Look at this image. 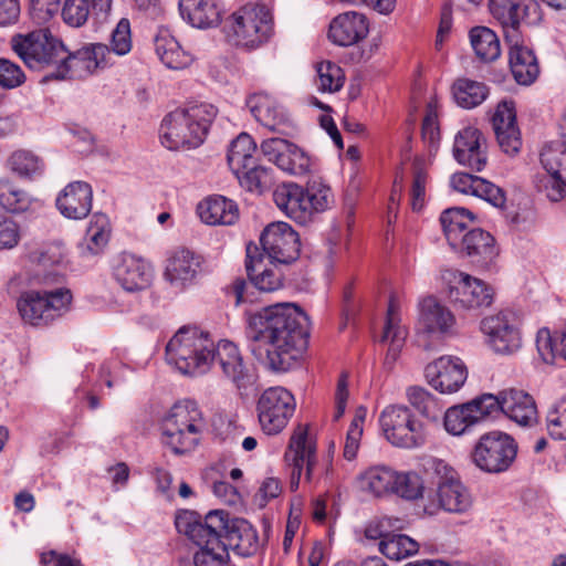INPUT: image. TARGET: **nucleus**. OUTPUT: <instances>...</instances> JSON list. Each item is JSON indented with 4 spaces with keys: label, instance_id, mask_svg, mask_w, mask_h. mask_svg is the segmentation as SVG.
<instances>
[{
    "label": "nucleus",
    "instance_id": "nucleus-11",
    "mask_svg": "<svg viewBox=\"0 0 566 566\" xmlns=\"http://www.w3.org/2000/svg\"><path fill=\"white\" fill-rule=\"evenodd\" d=\"M517 454V443L502 431L488 432L479 439L472 452L474 464L488 473L506 471Z\"/></svg>",
    "mask_w": 566,
    "mask_h": 566
},
{
    "label": "nucleus",
    "instance_id": "nucleus-47",
    "mask_svg": "<svg viewBox=\"0 0 566 566\" xmlns=\"http://www.w3.org/2000/svg\"><path fill=\"white\" fill-rule=\"evenodd\" d=\"M419 549L418 543L403 534L391 532L389 537L379 542V551L389 559L400 560L416 554Z\"/></svg>",
    "mask_w": 566,
    "mask_h": 566
},
{
    "label": "nucleus",
    "instance_id": "nucleus-52",
    "mask_svg": "<svg viewBox=\"0 0 566 566\" xmlns=\"http://www.w3.org/2000/svg\"><path fill=\"white\" fill-rule=\"evenodd\" d=\"M9 166L13 172L23 178H32L42 171V161L28 150H17L9 158Z\"/></svg>",
    "mask_w": 566,
    "mask_h": 566
},
{
    "label": "nucleus",
    "instance_id": "nucleus-36",
    "mask_svg": "<svg viewBox=\"0 0 566 566\" xmlns=\"http://www.w3.org/2000/svg\"><path fill=\"white\" fill-rule=\"evenodd\" d=\"M154 42L157 55L167 67L181 70L191 64V54L180 46L168 29H159Z\"/></svg>",
    "mask_w": 566,
    "mask_h": 566
},
{
    "label": "nucleus",
    "instance_id": "nucleus-45",
    "mask_svg": "<svg viewBox=\"0 0 566 566\" xmlns=\"http://www.w3.org/2000/svg\"><path fill=\"white\" fill-rule=\"evenodd\" d=\"M452 90L457 104L463 108H473L480 105L488 95V88L483 83L469 78H459Z\"/></svg>",
    "mask_w": 566,
    "mask_h": 566
},
{
    "label": "nucleus",
    "instance_id": "nucleus-2",
    "mask_svg": "<svg viewBox=\"0 0 566 566\" xmlns=\"http://www.w3.org/2000/svg\"><path fill=\"white\" fill-rule=\"evenodd\" d=\"M166 358L181 374L190 376L207 373L216 361L241 397L249 396L256 387L258 376L238 346L229 340L216 345L209 333L196 326H182L176 332L166 346Z\"/></svg>",
    "mask_w": 566,
    "mask_h": 566
},
{
    "label": "nucleus",
    "instance_id": "nucleus-14",
    "mask_svg": "<svg viewBox=\"0 0 566 566\" xmlns=\"http://www.w3.org/2000/svg\"><path fill=\"white\" fill-rule=\"evenodd\" d=\"M442 277L450 285L449 298L455 305L474 310L492 304L494 292L484 281L455 270H447Z\"/></svg>",
    "mask_w": 566,
    "mask_h": 566
},
{
    "label": "nucleus",
    "instance_id": "nucleus-56",
    "mask_svg": "<svg viewBox=\"0 0 566 566\" xmlns=\"http://www.w3.org/2000/svg\"><path fill=\"white\" fill-rule=\"evenodd\" d=\"M365 415L366 410L364 408H359L347 431L344 446V458L348 461L354 460L357 455L363 436V423L365 420Z\"/></svg>",
    "mask_w": 566,
    "mask_h": 566
},
{
    "label": "nucleus",
    "instance_id": "nucleus-51",
    "mask_svg": "<svg viewBox=\"0 0 566 566\" xmlns=\"http://www.w3.org/2000/svg\"><path fill=\"white\" fill-rule=\"evenodd\" d=\"M344 72L333 62H321L317 64L316 85L322 92H337L344 85Z\"/></svg>",
    "mask_w": 566,
    "mask_h": 566
},
{
    "label": "nucleus",
    "instance_id": "nucleus-41",
    "mask_svg": "<svg viewBox=\"0 0 566 566\" xmlns=\"http://www.w3.org/2000/svg\"><path fill=\"white\" fill-rule=\"evenodd\" d=\"M397 473L385 465L369 468L359 478L360 488L375 496L392 493Z\"/></svg>",
    "mask_w": 566,
    "mask_h": 566
},
{
    "label": "nucleus",
    "instance_id": "nucleus-64",
    "mask_svg": "<svg viewBox=\"0 0 566 566\" xmlns=\"http://www.w3.org/2000/svg\"><path fill=\"white\" fill-rule=\"evenodd\" d=\"M348 397V374L342 373L338 378L335 391V411L333 415L334 421H338L345 413Z\"/></svg>",
    "mask_w": 566,
    "mask_h": 566
},
{
    "label": "nucleus",
    "instance_id": "nucleus-22",
    "mask_svg": "<svg viewBox=\"0 0 566 566\" xmlns=\"http://www.w3.org/2000/svg\"><path fill=\"white\" fill-rule=\"evenodd\" d=\"M113 277L123 290L134 293L148 289L154 273L150 264L144 259L123 253L113 263Z\"/></svg>",
    "mask_w": 566,
    "mask_h": 566
},
{
    "label": "nucleus",
    "instance_id": "nucleus-1",
    "mask_svg": "<svg viewBox=\"0 0 566 566\" xmlns=\"http://www.w3.org/2000/svg\"><path fill=\"white\" fill-rule=\"evenodd\" d=\"M245 337L260 364L286 371L307 346V317L294 303L269 305L249 316Z\"/></svg>",
    "mask_w": 566,
    "mask_h": 566
},
{
    "label": "nucleus",
    "instance_id": "nucleus-59",
    "mask_svg": "<svg viewBox=\"0 0 566 566\" xmlns=\"http://www.w3.org/2000/svg\"><path fill=\"white\" fill-rule=\"evenodd\" d=\"M291 147V142L284 138L271 137L261 143V151L263 156L271 163L275 164L279 168L283 163V157L286 156Z\"/></svg>",
    "mask_w": 566,
    "mask_h": 566
},
{
    "label": "nucleus",
    "instance_id": "nucleus-34",
    "mask_svg": "<svg viewBox=\"0 0 566 566\" xmlns=\"http://www.w3.org/2000/svg\"><path fill=\"white\" fill-rule=\"evenodd\" d=\"M179 11L184 20L198 29L216 27L221 18L216 0H180Z\"/></svg>",
    "mask_w": 566,
    "mask_h": 566
},
{
    "label": "nucleus",
    "instance_id": "nucleus-49",
    "mask_svg": "<svg viewBox=\"0 0 566 566\" xmlns=\"http://www.w3.org/2000/svg\"><path fill=\"white\" fill-rule=\"evenodd\" d=\"M109 221L104 213H94L86 230V249L92 254H97L108 242Z\"/></svg>",
    "mask_w": 566,
    "mask_h": 566
},
{
    "label": "nucleus",
    "instance_id": "nucleus-61",
    "mask_svg": "<svg viewBox=\"0 0 566 566\" xmlns=\"http://www.w3.org/2000/svg\"><path fill=\"white\" fill-rule=\"evenodd\" d=\"M478 188L475 187V196L482 198L488 201L492 206L496 208H503L506 201L505 192L499 186L485 180L481 179L478 184Z\"/></svg>",
    "mask_w": 566,
    "mask_h": 566
},
{
    "label": "nucleus",
    "instance_id": "nucleus-21",
    "mask_svg": "<svg viewBox=\"0 0 566 566\" xmlns=\"http://www.w3.org/2000/svg\"><path fill=\"white\" fill-rule=\"evenodd\" d=\"M428 384L441 394L458 391L468 378L463 361L453 356H441L424 368Z\"/></svg>",
    "mask_w": 566,
    "mask_h": 566
},
{
    "label": "nucleus",
    "instance_id": "nucleus-33",
    "mask_svg": "<svg viewBox=\"0 0 566 566\" xmlns=\"http://www.w3.org/2000/svg\"><path fill=\"white\" fill-rule=\"evenodd\" d=\"M112 9V0H65L62 17L71 27H82L90 15L104 22Z\"/></svg>",
    "mask_w": 566,
    "mask_h": 566
},
{
    "label": "nucleus",
    "instance_id": "nucleus-58",
    "mask_svg": "<svg viewBox=\"0 0 566 566\" xmlns=\"http://www.w3.org/2000/svg\"><path fill=\"white\" fill-rule=\"evenodd\" d=\"M535 187L543 192L551 201H559L565 195L566 180L558 174H549L537 176L535 178Z\"/></svg>",
    "mask_w": 566,
    "mask_h": 566
},
{
    "label": "nucleus",
    "instance_id": "nucleus-15",
    "mask_svg": "<svg viewBox=\"0 0 566 566\" xmlns=\"http://www.w3.org/2000/svg\"><path fill=\"white\" fill-rule=\"evenodd\" d=\"M260 243L271 264H290L300 255V238L283 221L270 223L261 233Z\"/></svg>",
    "mask_w": 566,
    "mask_h": 566
},
{
    "label": "nucleus",
    "instance_id": "nucleus-37",
    "mask_svg": "<svg viewBox=\"0 0 566 566\" xmlns=\"http://www.w3.org/2000/svg\"><path fill=\"white\" fill-rule=\"evenodd\" d=\"M200 219L208 224H233L239 218L237 205L222 196L206 199L198 205Z\"/></svg>",
    "mask_w": 566,
    "mask_h": 566
},
{
    "label": "nucleus",
    "instance_id": "nucleus-5",
    "mask_svg": "<svg viewBox=\"0 0 566 566\" xmlns=\"http://www.w3.org/2000/svg\"><path fill=\"white\" fill-rule=\"evenodd\" d=\"M175 525L179 533L200 547L193 555L195 566H230L224 541L216 535L223 527L216 514H207L202 520L196 512L185 511L176 516Z\"/></svg>",
    "mask_w": 566,
    "mask_h": 566
},
{
    "label": "nucleus",
    "instance_id": "nucleus-25",
    "mask_svg": "<svg viewBox=\"0 0 566 566\" xmlns=\"http://www.w3.org/2000/svg\"><path fill=\"white\" fill-rule=\"evenodd\" d=\"M273 198L277 208L295 222L305 226L315 219L304 187L283 184L275 189Z\"/></svg>",
    "mask_w": 566,
    "mask_h": 566
},
{
    "label": "nucleus",
    "instance_id": "nucleus-6",
    "mask_svg": "<svg viewBox=\"0 0 566 566\" xmlns=\"http://www.w3.org/2000/svg\"><path fill=\"white\" fill-rule=\"evenodd\" d=\"M206 423L197 403H175L161 422L163 443L176 454L192 451L200 442Z\"/></svg>",
    "mask_w": 566,
    "mask_h": 566
},
{
    "label": "nucleus",
    "instance_id": "nucleus-53",
    "mask_svg": "<svg viewBox=\"0 0 566 566\" xmlns=\"http://www.w3.org/2000/svg\"><path fill=\"white\" fill-rule=\"evenodd\" d=\"M107 48L109 51V61H113L112 54L124 56L132 51L133 41L128 19L123 18L118 21L117 25L111 33L109 44Z\"/></svg>",
    "mask_w": 566,
    "mask_h": 566
},
{
    "label": "nucleus",
    "instance_id": "nucleus-62",
    "mask_svg": "<svg viewBox=\"0 0 566 566\" xmlns=\"http://www.w3.org/2000/svg\"><path fill=\"white\" fill-rule=\"evenodd\" d=\"M20 240L18 223L8 217L0 218V250L12 249Z\"/></svg>",
    "mask_w": 566,
    "mask_h": 566
},
{
    "label": "nucleus",
    "instance_id": "nucleus-38",
    "mask_svg": "<svg viewBox=\"0 0 566 566\" xmlns=\"http://www.w3.org/2000/svg\"><path fill=\"white\" fill-rule=\"evenodd\" d=\"M459 248H461L467 255L478 258L476 262L481 264H488L496 255L494 238L480 228L465 232L460 240Z\"/></svg>",
    "mask_w": 566,
    "mask_h": 566
},
{
    "label": "nucleus",
    "instance_id": "nucleus-7",
    "mask_svg": "<svg viewBox=\"0 0 566 566\" xmlns=\"http://www.w3.org/2000/svg\"><path fill=\"white\" fill-rule=\"evenodd\" d=\"M222 31L230 44L255 49L272 34V14L264 4L248 3L224 20Z\"/></svg>",
    "mask_w": 566,
    "mask_h": 566
},
{
    "label": "nucleus",
    "instance_id": "nucleus-35",
    "mask_svg": "<svg viewBox=\"0 0 566 566\" xmlns=\"http://www.w3.org/2000/svg\"><path fill=\"white\" fill-rule=\"evenodd\" d=\"M258 248L247 247V273L256 289L263 292H272L282 286V274L274 268L263 264V255L256 254Z\"/></svg>",
    "mask_w": 566,
    "mask_h": 566
},
{
    "label": "nucleus",
    "instance_id": "nucleus-10",
    "mask_svg": "<svg viewBox=\"0 0 566 566\" xmlns=\"http://www.w3.org/2000/svg\"><path fill=\"white\" fill-rule=\"evenodd\" d=\"M296 409V401L290 390L275 386L265 389L258 399L256 412L261 430L268 436L281 433Z\"/></svg>",
    "mask_w": 566,
    "mask_h": 566
},
{
    "label": "nucleus",
    "instance_id": "nucleus-29",
    "mask_svg": "<svg viewBox=\"0 0 566 566\" xmlns=\"http://www.w3.org/2000/svg\"><path fill=\"white\" fill-rule=\"evenodd\" d=\"M489 416L491 415L489 408L486 409L483 394L462 406L449 408L444 413V427L449 433L459 436Z\"/></svg>",
    "mask_w": 566,
    "mask_h": 566
},
{
    "label": "nucleus",
    "instance_id": "nucleus-39",
    "mask_svg": "<svg viewBox=\"0 0 566 566\" xmlns=\"http://www.w3.org/2000/svg\"><path fill=\"white\" fill-rule=\"evenodd\" d=\"M406 337L407 331L400 325V318L396 312L395 303L394 301H390L388 305L384 334L381 337L382 342H389V347L385 359V364L387 366L391 367L399 357Z\"/></svg>",
    "mask_w": 566,
    "mask_h": 566
},
{
    "label": "nucleus",
    "instance_id": "nucleus-54",
    "mask_svg": "<svg viewBox=\"0 0 566 566\" xmlns=\"http://www.w3.org/2000/svg\"><path fill=\"white\" fill-rule=\"evenodd\" d=\"M426 491L427 485L422 483L418 474L397 473L392 493H396L407 500H416L419 497L422 500V495H424Z\"/></svg>",
    "mask_w": 566,
    "mask_h": 566
},
{
    "label": "nucleus",
    "instance_id": "nucleus-12",
    "mask_svg": "<svg viewBox=\"0 0 566 566\" xmlns=\"http://www.w3.org/2000/svg\"><path fill=\"white\" fill-rule=\"evenodd\" d=\"M379 422L386 439L396 447L412 449L424 443L423 427L413 418L407 406L386 407L379 417Z\"/></svg>",
    "mask_w": 566,
    "mask_h": 566
},
{
    "label": "nucleus",
    "instance_id": "nucleus-9",
    "mask_svg": "<svg viewBox=\"0 0 566 566\" xmlns=\"http://www.w3.org/2000/svg\"><path fill=\"white\" fill-rule=\"evenodd\" d=\"M72 293L59 287L54 290L27 291L17 301V308L24 323L46 326L63 316L71 306Z\"/></svg>",
    "mask_w": 566,
    "mask_h": 566
},
{
    "label": "nucleus",
    "instance_id": "nucleus-28",
    "mask_svg": "<svg viewBox=\"0 0 566 566\" xmlns=\"http://www.w3.org/2000/svg\"><path fill=\"white\" fill-rule=\"evenodd\" d=\"M93 191L85 181L70 182L57 196L56 207L67 219H83L92 209Z\"/></svg>",
    "mask_w": 566,
    "mask_h": 566
},
{
    "label": "nucleus",
    "instance_id": "nucleus-48",
    "mask_svg": "<svg viewBox=\"0 0 566 566\" xmlns=\"http://www.w3.org/2000/svg\"><path fill=\"white\" fill-rule=\"evenodd\" d=\"M31 198L8 178L0 179V206L12 213L28 210Z\"/></svg>",
    "mask_w": 566,
    "mask_h": 566
},
{
    "label": "nucleus",
    "instance_id": "nucleus-44",
    "mask_svg": "<svg viewBox=\"0 0 566 566\" xmlns=\"http://www.w3.org/2000/svg\"><path fill=\"white\" fill-rule=\"evenodd\" d=\"M409 403L423 417L436 421L440 418L443 405L439 399L420 386H411L406 391Z\"/></svg>",
    "mask_w": 566,
    "mask_h": 566
},
{
    "label": "nucleus",
    "instance_id": "nucleus-60",
    "mask_svg": "<svg viewBox=\"0 0 566 566\" xmlns=\"http://www.w3.org/2000/svg\"><path fill=\"white\" fill-rule=\"evenodd\" d=\"M25 75L19 65L7 59H0V85L6 88L20 86Z\"/></svg>",
    "mask_w": 566,
    "mask_h": 566
},
{
    "label": "nucleus",
    "instance_id": "nucleus-3",
    "mask_svg": "<svg viewBox=\"0 0 566 566\" xmlns=\"http://www.w3.org/2000/svg\"><path fill=\"white\" fill-rule=\"evenodd\" d=\"M427 491L422 495V509L434 516L443 511L462 515L473 506V497L461 482L457 471L446 461L428 458L423 462Z\"/></svg>",
    "mask_w": 566,
    "mask_h": 566
},
{
    "label": "nucleus",
    "instance_id": "nucleus-19",
    "mask_svg": "<svg viewBox=\"0 0 566 566\" xmlns=\"http://www.w3.org/2000/svg\"><path fill=\"white\" fill-rule=\"evenodd\" d=\"M221 520L223 527L217 531V536L224 541L227 552L230 549L242 557L253 555L259 548L258 532L243 518H228V513L221 510L210 511Z\"/></svg>",
    "mask_w": 566,
    "mask_h": 566
},
{
    "label": "nucleus",
    "instance_id": "nucleus-57",
    "mask_svg": "<svg viewBox=\"0 0 566 566\" xmlns=\"http://www.w3.org/2000/svg\"><path fill=\"white\" fill-rule=\"evenodd\" d=\"M546 429L555 440H566V400L555 403L547 412Z\"/></svg>",
    "mask_w": 566,
    "mask_h": 566
},
{
    "label": "nucleus",
    "instance_id": "nucleus-55",
    "mask_svg": "<svg viewBox=\"0 0 566 566\" xmlns=\"http://www.w3.org/2000/svg\"><path fill=\"white\" fill-rule=\"evenodd\" d=\"M310 167L311 159L307 154L295 144L291 143V147L286 156L283 157L280 169L290 175L303 176L310 171Z\"/></svg>",
    "mask_w": 566,
    "mask_h": 566
},
{
    "label": "nucleus",
    "instance_id": "nucleus-8",
    "mask_svg": "<svg viewBox=\"0 0 566 566\" xmlns=\"http://www.w3.org/2000/svg\"><path fill=\"white\" fill-rule=\"evenodd\" d=\"M11 48L24 64L36 71H55L59 63L67 57L64 44L54 38L48 29L19 33L11 38Z\"/></svg>",
    "mask_w": 566,
    "mask_h": 566
},
{
    "label": "nucleus",
    "instance_id": "nucleus-13",
    "mask_svg": "<svg viewBox=\"0 0 566 566\" xmlns=\"http://www.w3.org/2000/svg\"><path fill=\"white\" fill-rule=\"evenodd\" d=\"M113 63L114 61H109L107 44L93 43L74 54L67 51L65 61L59 63L55 71L49 72L43 77V82L50 80L85 78Z\"/></svg>",
    "mask_w": 566,
    "mask_h": 566
},
{
    "label": "nucleus",
    "instance_id": "nucleus-46",
    "mask_svg": "<svg viewBox=\"0 0 566 566\" xmlns=\"http://www.w3.org/2000/svg\"><path fill=\"white\" fill-rule=\"evenodd\" d=\"M314 217L331 209L335 203L331 187L321 178H311L304 187Z\"/></svg>",
    "mask_w": 566,
    "mask_h": 566
},
{
    "label": "nucleus",
    "instance_id": "nucleus-32",
    "mask_svg": "<svg viewBox=\"0 0 566 566\" xmlns=\"http://www.w3.org/2000/svg\"><path fill=\"white\" fill-rule=\"evenodd\" d=\"M247 106L254 118L270 130L283 132L282 127L289 123V116L283 106L268 94L251 95L247 101Z\"/></svg>",
    "mask_w": 566,
    "mask_h": 566
},
{
    "label": "nucleus",
    "instance_id": "nucleus-31",
    "mask_svg": "<svg viewBox=\"0 0 566 566\" xmlns=\"http://www.w3.org/2000/svg\"><path fill=\"white\" fill-rule=\"evenodd\" d=\"M510 44L509 63L514 80L521 85H531L539 74L537 59L528 46L521 42V35Z\"/></svg>",
    "mask_w": 566,
    "mask_h": 566
},
{
    "label": "nucleus",
    "instance_id": "nucleus-17",
    "mask_svg": "<svg viewBox=\"0 0 566 566\" xmlns=\"http://www.w3.org/2000/svg\"><path fill=\"white\" fill-rule=\"evenodd\" d=\"M492 17L501 24L506 41H515L520 35L522 21H537L541 7L536 0H489Z\"/></svg>",
    "mask_w": 566,
    "mask_h": 566
},
{
    "label": "nucleus",
    "instance_id": "nucleus-27",
    "mask_svg": "<svg viewBox=\"0 0 566 566\" xmlns=\"http://www.w3.org/2000/svg\"><path fill=\"white\" fill-rule=\"evenodd\" d=\"M453 324V314L434 297L428 296L420 302L418 318V332L420 335H444Z\"/></svg>",
    "mask_w": 566,
    "mask_h": 566
},
{
    "label": "nucleus",
    "instance_id": "nucleus-20",
    "mask_svg": "<svg viewBox=\"0 0 566 566\" xmlns=\"http://www.w3.org/2000/svg\"><path fill=\"white\" fill-rule=\"evenodd\" d=\"M284 458L286 463L292 467L291 489L293 491L298 488L304 465H306L305 479L311 481L316 457L315 444L308 437L307 426L298 424L294 429Z\"/></svg>",
    "mask_w": 566,
    "mask_h": 566
},
{
    "label": "nucleus",
    "instance_id": "nucleus-26",
    "mask_svg": "<svg viewBox=\"0 0 566 566\" xmlns=\"http://www.w3.org/2000/svg\"><path fill=\"white\" fill-rule=\"evenodd\" d=\"M201 263L200 255L186 248L178 249L167 259L164 276L170 285L184 289L196 280L201 271Z\"/></svg>",
    "mask_w": 566,
    "mask_h": 566
},
{
    "label": "nucleus",
    "instance_id": "nucleus-42",
    "mask_svg": "<svg viewBox=\"0 0 566 566\" xmlns=\"http://www.w3.org/2000/svg\"><path fill=\"white\" fill-rule=\"evenodd\" d=\"M467 219H472V213L464 208H449L441 213L440 222L449 244L458 249L463 232L467 229Z\"/></svg>",
    "mask_w": 566,
    "mask_h": 566
},
{
    "label": "nucleus",
    "instance_id": "nucleus-50",
    "mask_svg": "<svg viewBox=\"0 0 566 566\" xmlns=\"http://www.w3.org/2000/svg\"><path fill=\"white\" fill-rule=\"evenodd\" d=\"M240 185L249 191L262 192L272 185V170L260 166L256 160L240 172H233Z\"/></svg>",
    "mask_w": 566,
    "mask_h": 566
},
{
    "label": "nucleus",
    "instance_id": "nucleus-16",
    "mask_svg": "<svg viewBox=\"0 0 566 566\" xmlns=\"http://www.w3.org/2000/svg\"><path fill=\"white\" fill-rule=\"evenodd\" d=\"M490 415L502 411L520 426H532L537 421V408L534 398L526 391L510 388L497 396L484 394Z\"/></svg>",
    "mask_w": 566,
    "mask_h": 566
},
{
    "label": "nucleus",
    "instance_id": "nucleus-24",
    "mask_svg": "<svg viewBox=\"0 0 566 566\" xmlns=\"http://www.w3.org/2000/svg\"><path fill=\"white\" fill-rule=\"evenodd\" d=\"M492 126L503 153L516 155L522 146L521 133L516 124L515 104L513 101H502L497 104L492 117Z\"/></svg>",
    "mask_w": 566,
    "mask_h": 566
},
{
    "label": "nucleus",
    "instance_id": "nucleus-18",
    "mask_svg": "<svg viewBox=\"0 0 566 566\" xmlns=\"http://www.w3.org/2000/svg\"><path fill=\"white\" fill-rule=\"evenodd\" d=\"M481 329L488 336L490 346L499 354L511 355L522 346L518 322L512 312L485 317L481 322Z\"/></svg>",
    "mask_w": 566,
    "mask_h": 566
},
{
    "label": "nucleus",
    "instance_id": "nucleus-4",
    "mask_svg": "<svg viewBox=\"0 0 566 566\" xmlns=\"http://www.w3.org/2000/svg\"><path fill=\"white\" fill-rule=\"evenodd\" d=\"M217 112L213 105L207 103L170 112L164 117L159 129L163 146L170 150L200 146Z\"/></svg>",
    "mask_w": 566,
    "mask_h": 566
},
{
    "label": "nucleus",
    "instance_id": "nucleus-30",
    "mask_svg": "<svg viewBox=\"0 0 566 566\" xmlns=\"http://www.w3.org/2000/svg\"><path fill=\"white\" fill-rule=\"evenodd\" d=\"M368 34V22L364 14L346 12L335 18L328 31V38L340 46L353 45Z\"/></svg>",
    "mask_w": 566,
    "mask_h": 566
},
{
    "label": "nucleus",
    "instance_id": "nucleus-63",
    "mask_svg": "<svg viewBox=\"0 0 566 566\" xmlns=\"http://www.w3.org/2000/svg\"><path fill=\"white\" fill-rule=\"evenodd\" d=\"M397 523H400V521L398 518L392 520L391 517L371 521L365 530V536L369 539L385 541V537H389L391 534V527H395Z\"/></svg>",
    "mask_w": 566,
    "mask_h": 566
},
{
    "label": "nucleus",
    "instance_id": "nucleus-40",
    "mask_svg": "<svg viewBox=\"0 0 566 566\" xmlns=\"http://www.w3.org/2000/svg\"><path fill=\"white\" fill-rule=\"evenodd\" d=\"M470 43L475 56L485 63L497 60L501 44L497 34L488 27H474L469 32Z\"/></svg>",
    "mask_w": 566,
    "mask_h": 566
},
{
    "label": "nucleus",
    "instance_id": "nucleus-23",
    "mask_svg": "<svg viewBox=\"0 0 566 566\" xmlns=\"http://www.w3.org/2000/svg\"><path fill=\"white\" fill-rule=\"evenodd\" d=\"M453 156L460 165L481 171L488 163L483 134L472 126L459 130L454 137Z\"/></svg>",
    "mask_w": 566,
    "mask_h": 566
},
{
    "label": "nucleus",
    "instance_id": "nucleus-43",
    "mask_svg": "<svg viewBox=\"0 0 566 566\" xmlns=\"http://www.w3.org/2000/svg\"><path fill=\"white\" fill-rule=\"evenodd\" d=\"M256 145L247 133H241L230 145L228 164L233 172H240L255 160Z\"/></svg>",
    "mask_w": 566,
    "mask_h": 566
}]
</instances>
